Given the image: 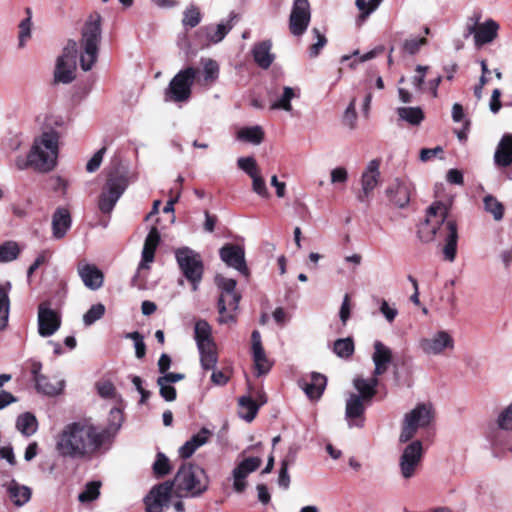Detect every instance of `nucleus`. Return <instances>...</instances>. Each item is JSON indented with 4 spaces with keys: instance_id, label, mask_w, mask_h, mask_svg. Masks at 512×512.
<instances>
[{
    "instance_id": "nucleus-1",
    "label": "nucleus",
    "mask_w": 512,
    "mask_h": 512,
    "mask_svg": "<svg viewBox=\"0 0 512 512\" xmlns=\"http://www.w3.org/2000/svg\"><path fill=\"white\" fill-rule=\"evenodd\" d=\"M122 423V412L118 408L111 409L109 424L104 429L86 419L68 423L55 438L56 451L71 459L88 458L117 434Z\"/></svg>"
},
{
    "instance_id": "nucleus-2",
    "label": "nucleus",
    "mask_w": 512,
    "mask_h": 512,
    "mask_svg": "<svg viewBox=\"0 0 512 512\" xmlns=\"http://www.w3.org/2000/svg\"><path fill=\"white\" fill-rule=\"evenodd\" d=\"M209 486L205 470L197 464L183 463L174 479L154 486L145 497L146 512H163L174 491L179 498H196L201 496Z\"/></svg>"
},
{
    "instance_id": "nucleus-3",
    "label": "nucleus",
    "mask_w": 512,
    "mask_h": 512,
    "mask_svg": "<svg viewBox=\"0 0 512 512\" xmlns=\"http://www.w3.org/2000/svg\"><path fill=\"white\" fill-rule=\"evenodd\" d=\"M448 208L442 202H434L426 211L425 221L420 225L419 237L424 242L435 239L438 235L443 239L444 258L453 262L457 253L458 230L454 220H447Z\"/></svg>"
},
{
    "instance_id": "nucleus-4",
    "label": "nucleus",
    "mask_w": 512,
    "mask_h": 512,
    "mask_svg": "<svg viewBox=\"0 0 512 512\" xmlns=\"http://www.w3.org/2000/svg\"><path fill=\"white\" fill-rule=\"evenodd\" d=\"M62 125L61 117H46L41 133L34 138L29 150V164L36 172L49 173L57 166L60 140L57 128Z\"/></svg>"
},
{
    "instance_id": "nucleus-5",
    "label": "nucleus",
    "mask_w": 512,
    "mask_h": 512,
    "mask_svg": "<svg viewBox=\"0 0 512 512\" xmlns=\"http://www.w3.org/2000/svg\"><path fill=\"white\" fill-rule=\"evenodd\" d=\"M102 17L99 13H92L81 30L79 62L83 71H90L95 65L99 45L102 39Z\"/></svg>"
},
{
    "instance_id": "nucleus-6",
    "label": "nucleus",
    "mask_w": 512,
    "mask_h": 512,
    "mask_svg": "<svg viewBox=\"0 0 512 512\" xmlns=\"http://www.w3.org/2000/svg\"><path fill=\"white\" fill-rule=\"evenodd\" d=\"M128 184V174L123 168H116L108 174L98 202V207L102 213L107 214L114 209Z\"/></svg>"
},
{
    "instance_id": "nucleus-7",
    "label": "nucleus",
    "mask_w": 512,
    "mask_h": 512,
    "mask_svg": "<svg viewBox=\"0 0 512 512\" xmlns=\"http://www.w3.org/2000/svg\"><path fill=\"white\" fill-rule=\"evenodd\" d=\"M198 69L188 66L181 69L169 82L164 91V101L172 103H185L192 94Z\"/></svg>"
},
{
    "instance_id": "nucleus-8",
    "label": "nucleus",
    "mask_w": 512,
    "mask_h": 512,
    "mask_svg": "<svg viewBox=\"0 0 512 512\" xmlns=\"http://www.w3.org/2000/svg\"><path fill=\"white\" fill-rule=\"evenodd\" d=\"M174 254L183 276L191 283L192 290L196 291L204 273L201 255L187 246L176 249Z\"/></svg>"
},
{
    "instance_id": "nucleus-9",
    "label": "nucleus",
    "mask_w": 512,
    "mask_h": 512,
    "mask_svg": "<svg viewBox=\"0 0 512 512\" xmlns=\"http://www.w3.org/2000/svg\"><path fill=\"white\" fill-rule=\"evenodd\" d=\"M433 419L432 406L420 403L405 415L402 431L399 436L401 443L411 440L420 428L427 427Z\"/></svg>"
},
{
    "instance_id": "nucleus-10",
    "label": "nucleus",
    "mask_w": 512,
    "mask_h": 512,
    "mask_svg": "<svg viewBox=\"0 0 512 512\" xmlns=\"http://www.w3.org/2000/svg\"><path fill=\"white\" fill-rule=\"evenodd\" d=\"M418 347L426 356H440L454 350L455 340L451 332L444 329L435 330L420 338Z\"/></svg>"
},
{
    "instance_id": "nucleus-11",
    "label": "nucleus",
    "mask_w": 512,
    "mask_h": 512,
    "mask_svg": "<svg viewBox=\"0 0 512 512\" xmlns=\"http://www.w3.org/2000/svg\"><path fill=\"white\" fill-rule=\"evenodd\" d=\"M78 45L75 40H68L62 54L56 60L54 79L63 84L71 83L76 77Z\"/></svg>"
},
{
    "instance_id": "nucleus-12",
    "label": "nucleus",
    "mask_w": 512,
    "mask_h": 512,
    "mask_svg": "<svg viewBox=\"0 0 512 512\" xmlns=\"http://www.w3.org/2000/svg\"><path fill=\"white\" fill-rule=\"evenodd\" d=\"M422 456L423 446L419 440H415L409 443L404 448L399 459L400 472L404 479H410L415 475V472L420 465Z\"/></svg>"
},
{
    "instance_id": "nucleus-13",
    "label": "nucleus",
    "mask_w": 512,
    "mask_h": 512,
    "mask_svg": "<svg viewBox=\"0 0 512 512\" xmlns=\"http://www.w3.org/2000/svg\"><path fill=\"white\" fill-rule=\"evenodd\" d=\"M311 11L308 0H294L290 17L289 29L294 36L303 35L310 23Z\"/></svg>"
},
{
    "instance_id": "nucleus-14",
    "label": "nucleus",
    "mask_w": 512,
    "mask_h": 512,
    "mask_svg": "<svg viewBox=\"0 0 512 512\" xmlns=\"http://www.w3.org/2000/svg\"><path fill=\"white\" fill-rule=\"evenodd\" d=\"M370 403L361 399V396H356L355 393H351L346 400L345 405V420L347 421L349 428H362L364 426V413L366 406Z\"/></svg>"
},
{
    "instance_id": "nucleus-15",
    "label": "nucleus",
    "mask_w": 512,
    "mask_h": 512,
    "mask_svg": "<svg viewBox=\"0 0 512 512\" xmlns=\"http://www.w3.org/2000/svg\"><path fill=\"white\" fill-rule=\"evenodd\" d=\"M221 260L231 268H234L244 276H248L249 271L245 261L244 249L236 244H225L219 250Z\"/></svg>"
},
{
    "instance_id": "nucleus-16",
    "label": "nucleus",
    "mask_w": 512,
    "mask_h": 512,
    "mask_svg": "<svg viewBox=\"0 0 512 512\" xmlns=\"http://www.w3.org/2000/svg\"><path fill=\"white\" fill-rule=\"evenodd\" d=\"M235 18L236 14L234 12H231L229 15V19L226 22H221L217 25H208L201 27L196 32V35L198 37H205V39L207 40V43H201V45L204 46L208 43L217 44L221 42L233 28V21Z\"/></svg>"
},
{
    "instance_id": "nucleus-17",
    "label": "nucleus",
    "mask_w": 512,
    "mask_h": 512,
    "mask_svg": "<svg viewBox=\"0 0 512 512\" xmlns=\"http://www.w3.org/2000/svg\"><path fill=\"white\" fill-rule=\"evenodd\" d=\"M61 325L59 315L46 304H40L38 308V332L42 337L52 336Z\"/></svg>"
},
{
    "instance_id": "nucleus-18",
    "label": "nucleus",
    "mask_w": 512,
    "mask_h": 512,
    "mask_svg": "<svg viewBox=\"0 0 512 512\" xmlns=\"http://www.w3.org/2000/svg\"><path fill=\"white\" fill-rule=\"evenodd\" d=\"M299 387L310 400H319L326 388L327 378L318 372H312L298 380Z\"/></svg>"
},
{
    "instance_id": "nucleus-19",
    "label": "nucleus",
    "mask_w": 512,
    "mask_h": 512,
    "mask_svg": "<svg viewBox=\"0 0 512 512\" xmlns=\"http://www.w3.org/2000/svg\"><path fill=\"white\" fill-rule=\"evenodd\" d=\"M261 459L259 457H248L242 460L233 469V488L236 492L241 493L246 488L245 478L252 472L256 471L261 465Z\"/></svg>"
},
{
    "instance_id": "nucleus-20",
    "label": "nucleus",
    "mask_w": 512,
    "mask_h": 512,
    "mask_svg": "<svg viewBox=\"0 0 512 512\" xmlns=\"http://www.w3.org/2000/svg\"><path fill=\"white\" fill-rule=\"evenodd\" d=\"M240 299L241 295L237 291L219 296L218 312L220 316L218 318V322L220 324L236 322L235 316L231 313L228 314L227 311H236L239 307Z\"/></svg>"
},
{
    "instance_id": "nucleus-21",
    "label": "nucleus",
    "mask_w": 512,
    "mask_h": 512,
    "mask_svg": "<svg viewBox=\"0 0 512 512\" xmlns=\"http://www.w3.org/2000/svg\"><path fill=\"white\" fill-rule=\"evenodd\" d=\"M386 195L391 204L398 208H404L410 201L411 184L407 181L396 180L386 189Z\"/></svg>"
},
{
    "instance_id": "nucleus-22",
    "label": "nucleus",
    "mask_w": 512,
    "mask_h": 512,
    "mask_svg": "<svg viewBox=\"0 0 512 512\" xmlns=\"http://www.w3.org/2000/svg\"><path fill=\"white\" fill-rule=\"evenodd\" d=\"M509 431H512V429L503 428L497 423L489 428L487 439L495 452L504 453L512 450Z\"/></svg>"
},
{
    "instance_id": "nucleus-23",
    "label": "nucleus",
    "mask_w": 512,
    "mask_h": 512,
    "mask_svg": "<svg viewBox=\"0 0 512 512\" xmlns=\"http://www.w3.org/2000/svg\"><path fill=\"white\" fill-rule=\"evenodd\" d=\"M494 165L498 168H506L512 165V134L505 133L499 140L494 156Z\"/></svg>"
},
{
    "instance_id": "nucleus-24",
    "label": "nucleus",
    "mask_w": 512,
    "mask_h": 512,
    "mask_svg": "<svg viewBox=\"0 0 512 512\" xmlns=\"http://www.w3.org/2000/svg\"><path fill=\"white\" fill-rule=\"evenodd\" d=\"M78 274L84 285L90 290H98L103 285V273L93 264H79Z\"/></svg>"
},
{
    "instance_id": "nucleus-25",
    "label": "nucleus",
    "mask_w": 512,
    "mask_h": 512,
    "mask_svg": "<svg viewBox=\"0 0 512 512\" xmlns=\"http://www.w3.org/2000/svg\"><path fill=\"white\" fill-rule=\"evenodd\" d=\"M372 360L375 366L373 374L375 376L384 374L388 370V365L392 361L391 349L381 341H375Z\"/></svg>"
},
{
    "instance_id": "nucleus-26",
    "label": "nucleus",
    "mask_w": 512,
    "mask_h": 512,
    "mask_svg": "<svg viewBox=\"0 0 512 512\" xmlns=\"http://www.w3.org/2000/svg\"><path fill=\"white\" fill-rule=\"evenodd\" d=\"M212 435L213 433L209 429L203 427L179 448V456L182 459L190 458L198 448L209 441Z\"/></svg>"
},
{
    "instance_id": "nucleus-27",
    "label": "nucleus",
    "mask_w": 512,
    "mask_h": 512,
    "mask_svg": "<svg viewBox=\"0 0 512 512\" xmlns=\"http://www.w3.org/2000/svg\"><path fill=\"white\" fill-rule=\"evenodd\" d=\"M72 224L71 215L66 208L58 207L52 216V232L55 239H62Z\"/></svg>"
},
{
    "instance_id": "nucleus-28",
    "label": "nucleus",
    "mask_w": 512,
    "mask_h": 512,
    "mask_svg": "<svg viewBox=\"0 0 512 512\" xmlns=\"http://www.w3.org/2000/svg\"><path fill=\"white\" fill-rule=\"evenodd\" d=\"M272 43L270 40H264L254 44L252 55L255 63L262 69H268L275 59L271 52Z\"/></svg>"
},
{
    "instance_id": "nucleus-29",
    "label": "nucleus",
    "mask_w": 512,
    "mask_h": 512,
    "mask_svg": "<svg viewBox=\"0 0 512 512\" xmlns=\"http://www.w3.org/2000/svg\"><path fill=\"white\" fill-rule=\"evenodd\" d=\"M499 25L493 19H488L480 24L474 36V43L477 47H482L494 41L498 35Z\"/></svg>"
},
{
    "instance_id": "nucleus-30",
    "label": "nucleus",
    "mask_w": 512,
    "mask_h": 512,
    "mask_svg": "<svg viewBox=\"0 0 512 512\" xmlns=\"http://www.w3.org/2000/svg\"><path fill=\"white\" fill-rule=\"evenodd\" d=\"M353 384L355 389L358 391L356 396H361V399L367 401V403H371L373 397L377 393L376 388L379 384V380L377 376L373 374L369 379L357 377L353 380Z\"/></svg>"
},
{
    "instance_id": "nucleus-31",
    "label": "nucleus",
    "mask_w": 512,
    "mask_h": 512,
    "mask_svg": "<svg viewBox=\"0 0 512 512\" xmlns=\"http://www.w3.org/2000/svg\"><path fill=\"white\" fill-rule=\"evenodd\" d=\"M379 176V162L377 160H371L368 163L366 170L362 174L361 179L363 194L365 196H369V194L377 186Z\"/></svg>"
},
{
    "instance_id": "nucleus-32",
    "label": "nucleus",
    "mask_w": 512,
    "mask_h": 512,
    "mask_svg": "<svg viewBox=\"0 0 512 512\" xmlns=\"http://www.w3.org/2000/svg\"><path fill=\"white\" fill-rule=\"evenodd\" d=\"M300 96V90L290 86L283 87V93L275 101L271 103L272 110H284L290 112L292 110L291 100Z\"/></svg>"
},
{
    "instance_id": "nucleus-33",
    "label": "nucleus",
    "mask_w": 512,
    "mask_h": 512,
    "mask_svg": "<svg viewBox=\"0 0 512 512\" xmlns=\"http://www.w3.org/2000/svg\"><path fill=\"white\" fill-rule=\"evenodd\" d=\"M211 333V326L206 320L200 319L195 323L194 339L196 341L197 348L215 344Z\"/></svg>"
},
{
    "instance_id": "nucleus-34",
    "label": "nucleus",
    "mask_w": 512,
    "mask_h": 512,
    "mask_svg": "<svg viewBox=\"0 0 512 512\" xmlns=\"http://www.w3.org/2000/svg\"><path fill=\"white\" fill-rule=\"evenodd\" d=\"M34 382L37 392L47 396L59 395L60 393H62L65 386L64 380H60L56 384H53L49 381V379L46 376L39 377Z\"/></svg>"
},
{
    "instance_id": "nucleus-35",
    "label": "nucleus",
    "mask_w": 512,
    "mask_h": 512,
    "mask_svg": "<svg viewBox=\"0 0 512 512\" xmlns=\"http://www.w3.org/2000/svg\"><path fill=\"white\" fill-rule=\"evenodd\" d=\"M16 428L23 435L29 437L37 431V428H38L37 419L30 412L22 413L17 417Z\"/></svg>"
},
{
    "instance_id": "nucleus-36",
    "label": "nucleus",
    "mask_w": 512,
    "mask_h": 512,
    "mask_svg": "<svg viewBox=\"0 0 512 512\" xmlns=\"http://www.w3.org/2000/svg\"><path fill=\"white\" fill-rule=\"evenodd\" d=\"M11 289L10 282L0 285V331L4 330L8 324L10 300L8 293Z\"/></svg>"
},
{
    "instance_id": "nucleus-37",
    "label": "nucleus",
    "mask_w": 512,
    "mask_h": 512,
    "mask_svg": "<svg viewBox=\"0 0 512 512\" xmlns=\"http://www.w3.org/2000/svg\"><path fill=\"white\" fill-rule=\"evenodd\" d=\"M241 411L239 415L247 422H251L257 415L260 405L250 396H242L238 400Z\"/></svg>"
},
{
    "instance_id": "nucleus-38",
    "label": "nucleus",
    "mask_w": 512,
    "mask_h": 512,
    "mask_svg": "<svg viewBox=\"0 0 512 512\" xmlns=\"http://www.w3.org/2000/svg\"><path fill=\"white\" fill-rule=\"evenodd\" d=\"M237 138L244 142L259 145L263 141L264 132L258 125L245 127L238 131Z\"/></svg>"
},
{
    "instance_id": "nucleus-39",
    "label": "nucleus",
    "mask_w": 512,
    "mask_h": 512,
    "mask_svg": "<svg viewBox=\"0 0 512 512\" xmlns=\"http://www.w3.org/2000/svg\"><path fill=\"white\" fill-rule=\"evenodd\" d=\"M397 114L401 120L413 126L419 125L424 119V113L420 107H399Z\"/></svg>"
},
{
    "instance_id": "nucleus-40",
    "label": "nucleus",
    "mask_w": 512,
    "mask_h": 512,
    "mask_svg": "<svg viewBox=\"0 0 512 512\" xmlns=\"http://www.w3.org/2000/svg\"><path fill=\"white\" fill-rule=\"evenodd\" d=\"M484 210L491 214L495 221H501L504 217V205L493 195L488 194L483 198Z\"/></svg>"
},
{
    "instance_id": "nucleus-41",
    "label": "nucleus",
    "mask_w": 512,
    "mask_h": 512,
    "mask_svg": "<svg viewBox=\"0 0 512 512\" xmlns=\"http://www.w3.org/2000/svg\"><path fill=\"white\" fill-rule=\"evenodd\" d=\"M201 367L204 370H214L218 361L215 344L198 348Z\"/></svg>"
},
{
    "instance_id": "nucleus-42",
    "label": "nucleus",
    "mask_w": 512,
    "mask_h": 512,
    "mask_svg": "<svg viewBox=\"0 0 512 512\" xmlns=\"http://www.w3.org/2000/svg\"><path fill=\"white\" fill-rule=\"evenodd\" d=\"M10 498L16 506H22L31 498V490L27 486H21L13 482L9 487Z\"/></svg>"
},
{
    "instance_id": "nucleus-43",
    "label": "nucleus",
    "mask_w": 512,
    "mask_h": 512,
    "mask_svg": "<svg viewBox=\"0 0 512 512\" xmlns=\"http://www.w3.org/2000/svg\"><path fill=\"white\" fill-rule=\"evenodd\" d=\"M252 357L257 376L265 375L270 371L272 364L267 358L264 348L252 350Z\"/></svg>"
},
{
    "instance_id": "nucleus-44",
    "label": "nucleus",
    "mask_w": 512,
    "mask_h": 512,
    "mask_svg": "<svg viewBox=\"0 0 512 512\" xmlns=\"http://www.w3.org/2000/svg\"><path fill=\"white\" fill-rule=\"evenodd\" d=\"M201 20L202 15L197 6L190 4L185 8L182 18V25L185 29L196 27L201 22Z\"/></svg>"
},
{
    "instance_id": "nucleus-45",
    "label": "nucleus",
    "mask_w": 512,
    "mask_h": 512,
    "mask_svg": "<svg viewBox=\"0 0 512 512\" xmlns=\"http://www.w3.org/2000/svg\"><path fill=\"white\" fill-rule=\"evenodd\" d=\"M28 16L23 19L19 24V36H18V46L20 48L25 47L27 40L31 37V27H32V16L31 10L29 8L26 9Z\"/></svg>"
},
{
    "instance_id": "nucleus-46",
    "label": "nucleus",
    "mask_w": 512,
    "mask_h": 512,
    "mask_svg": "<svg viewBox=\"0 0 512 512\" xmlns=\"http://www.w3.org/2000/svg\"><path fill=\"white\" fill-rule=\"evenodd\" d=\"M101 483L99 481L88 482L84 490L79 494L78 500L82 503L96 500L100 494Z\"/></svg>"
},
{
    "instance_id": "nucleus-47",
    "label": "nucleus",
    "mask_w": 512,
    "mask_h": 512,
    "mask_svg": "<svg viewBox=\"0 0 512 512\" xmlns=\"http://www.w3.org/2000/svg\"><path fill=\"white\" fill-rule=\"evenodd\" d=\"M201 65L203 66V75L206 82H213L219 76L218 63L210 58H201Z\"/></svg>"
},
{
    "instance_id": "nucleus-48",
    "label": "nucleus",
    "mask_w": 512,
    "mask_h": 512,
    "mask_svg": "<svg viewBox=\"0 0 512 512\" xmlns=\"http://www.w3.org/2000/svg\"><path fill=\"white\" fill-rule=\"evenodd\" d=\"M427 44L425 37L411 36L404 40L402 44V51L409 55H415L419 52L420 48Z\"/></svg>"
},
{
    "instance_id": "nucleus-49",
    "label": "nucleus",
    "mask_w": 512,
    "mask_h": 512,
    "mask_svg": "<svg viewBox=\"0 0 512 512\" xmlns=\"http://www.w3.org/2000/svg\"><path fill=\"white\" fill-rule=\"evenodd\" d=\"M105 306L102 303L92 305L88 311L83 315V322L85 326H91L96 321L101 319L105 314Z\"/></svg>"
},
{
    "instance_id": "nucleus-50",
    "label": "nucleus",
    "mask_w": 512,
    "mask_h": 512,
    "mask_svg": "<svg viewBox=\"0 0 512 512\" xmlns=\"http://www.w3.org/2000/svg\"><path fill=\"white\" fill-rule=\"evenodd\" d=\"M20 250L15 242L7 241L0 245V262H10L17 258Z\"/></svg>"
},
{
    "instance_id": "nucleus-51",
    "label": "nucleus",
    "mask_w": 512,
    "mask_h": 512,
    "mask_svg": "<svg viewBox=\"0 0 512 512\" xmlns=\"http://www.w3.org/2000/svg\"><path fill=\"white\" fill-rule=\"evenodd\" d=\"M334 352L342 358H348L354 352V343L351 338L338 339L334 342Z\"/></svg>"
},
{
    "instance_id": "nucleus-52",
    "label": "nucleus",
    "mask_w": 512,
    "mask_h": 512,
    "mask_svg": "<svg viewBox=\"0 0 512 512\" xmlns=\"http://www.w3.org/2000/svg\"><path fill=\"white\" fill-rule=\"evenodd\" d=\"M171 471V465L168 457L159 452L156 456V460L153 463V472L157 477H163L169 474Z\"/></svg>"
},
{
    "instance_id": "nucleus-53",
    "label": "nucleus",
    "mask_w": 512,
    "mask_h": 512,
    "mask_svg": "<svg viewBox=\"0 0 512 512\" xmlns=\"http://www.w3.org/2000/svg\"><path fill=\"white\" fill-rule=\"evenodd\" d=\"M312 33L314 35V38L316 39V42L310 46L309 56L311 58H315L320 54L321 49L326 45L327 39L318 28H313Z\"/></svg>"
},
{
    "instance_id": "nucleus-54",
    "label": "nucleus",
    "mask_w": 512,
    "mask_h": 512,
    "mask_svg": "<svg viewBox=\"0 0 512 512\" xmlns=\"http://www.w3.org/2000/svg\"><path fill=\"white\" fill-rule=\"evenodd\" d=\"M215 283L221 290L220 295L236 292L237 282L235 279L227 278L221 275L215 277Z\"/></svg>"
},
{
    "instance_id": "nucleus-55",
    "label": "nucleus",
    "mask_w": 512,
    "mask_h": 512,
    "mask_svg": "<svg viewBox=\"0 0 512 512\" xmlns=\"http://www.w3.org/2000/svg\"><path fill=\"white\" fill-rule=\"evenodd\" d=\"M126 338L134 341L136 357L138 359L143 358L146 353V345L144 343L143 336L138 331H134V332L127 333Z\"/></svg>"
},
{
    "instance_id": "nucleus-56",
    "label": "nucleus",
    "mask_w": 512,
    "mask_h": 512,
    "mask_svg": "<svg viewBox=\"0 0 512 512\" xmlns=\"http://www.w3.org/2000/svg\"><path fill=\"white\" fill-rule=\"evenodd\" d=\"M160 378L157 379V385L159 386L160 396L167 402H172L177 397V392L174 386L167 382H162Z\"/></svg>"
},
{
    "instance_id": "nucleus-57",
    "label": "nucleus",
    "mask_w": 512,
    "mask_h": 512,
    "mask_svg": "<svg viewBox=\"0 0 512 512\" xmlns=\"http://www.w3.org/2000/svg\"><path fill=\"white\" fill-rule=\"evenodd\" d=\"M238 167L247 173L250 177L257 174L256 172V161L253 157H241L237 160Z\"/></svg>"
},
{
    "instance_id": "nucleus-58",
    "label": "nucleus",
    "mask_w": 512,
    "mask_h": 512,
    "mask_svg": "<svg viewBox=\"0 0 512 512\" xmlns=\"http://www.w3.org/2000/svg\"><path fill=\"white\" fill-rule=\"evenodd\" d=\"M106 153V147L99 149L87 162L86 171L93 173L97 171L102 163L103 157Z\"/></svg>"
},
{
    "instance_id": "nucleus-59",
    "label": "nucleus",
    "mask_w": 512,
    "mask_h": 512,
    "mask_svg": "<svg viewBox=\"0 0 512 512\" xmlns=\"http://www.w3.org/2000/svg\"><path fill=\"white\" fill-rule=\"evenodd\" d=\"M289 463L287 459L281 461V467L278 476V485L287 490L290 486V475L288 472Z\"/></svg>"
},
{
    "instance_id": "nucleus-60",
    "label": "nucleus",
    "mask_w": 512,
    "mask_h": 512,
    "mask_svg": "<svg viewBox=\"0 0 512 512\" xmlns=\"http://www.w3.org/2000/svg\"><path fill=\"white\" fill-rule=\"evenodd\" d=\"M428 66L417 65L415 68L416 75L412 77V85L417 91H422L425 80V75Z\"/></svg>"
},
{
    "instance_id": "nucleus-61",
    "label": "nucleus",
    "mask_w": 512,
    "mask_h": 512,
    "mask_svg": "<svg viewBox=\"0 0 512 512\" xmlns=\"http://www.w3.org/2000/svg\"><path fill=\"white\" fill-rule=\"evenodd\" d=\"M251 178L253 191L261 197H268L269 192L264 179L258 174L252 176Z\"/></svg>"
},
{
    "instance_id": "nucleus-62",
    "label": "nucleus",
    "mask_w": 512,
    "mask_h": 512,
    "mask_svg": "<svg viewBox=\"0 0 512 512\" xmlns=\"http://www.w3.org/2000/svg\"><path fill=\"white\" fill-rule=\"evenodd\" d=\"M379 311L389 323H392L398 315V310L391 307L385 299L381 300Z\"/></svg>"
},
{
    "instance_id": "nucleus-63",
    "label": "nucleus",
    "mask_w": 512,
    "mask_h": 512,
    "mask_svg": "<svg viewBox=\"0 0 512 512\" xmlns=\"http://www.w3.org/2000/svg\"><path fill=\"white\" fill-rule=\"evenodd\" d=\"M98 394L105 399H110L115 396L116 390L110 381H103L97 384Z\"/></svg>"
},
{
    "instance_id": "nucleus-64",
    "label": "nucleus",
    "mask_w": 512,
    "mask_h": 512,
    "mask_svg": "<svg viewBox=\"0 0 512 512\" xmlns=\"http://www.w3.org/2000/svg\"><path fill=\"white\" fill-rule=\"evenodd\" d=\"M159 242H160L159 231L157 230L156 227H153L149 231V233H148V235H147V237L145 239L143 247L150 248V249L156 251V248H157Z\"/></svg>"
}]
</instances>
